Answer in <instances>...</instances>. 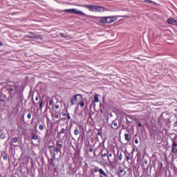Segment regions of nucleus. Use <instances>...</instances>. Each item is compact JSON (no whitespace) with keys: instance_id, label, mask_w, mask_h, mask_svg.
Here are the masks:
<instances>
[{"instance_id":"1","label":"nucleus","mask_w":177,"mask_h":177,"mask_svg":"<svg viewBox=\"0 0 177 177\" xmlns=\"http://www.w3.org/2000/svg\"><path fill=\"white\" fill-rule=\"evenodd\" d=\"M117 18L115 17H100L99 22L102 23L103 24H110L111 23H114L116 21Z\"/></svg>"},{"instance_id":"2","label":"nucleus","mask_w":177,"mask_h":177,"mask_svg":"<svg viewBox=\"0 0 177 177\" xmlns=\"http://www.w3.org/2000/svg\"><path fill=\"white\" fill-rule=\"evenodd\" d=\"M80 102H82V95L81 94H75L71 100V104L72 106H75V104H77V106H80Z\"/></svg>"},{"instance_id":"3","label":"nucleus","mask_w":177,"mask_h":177,"mask_svg":"<svg viewBox=\"0 0 177 177\" xmlns=\"http://www.w3.org/2000/svg\"><path fill=\"white\" fill-rule=\"evenodd\" d=\"M63 12H67L68 13H73V15H80L81 16H84V17H86L88 16L86 15V14H85V12L80 11L76 8L65 9L63 10Z\"/></svg>"},{"instance_id":"4","label":"nucleus","mask_w":177,"mask_h":177,"mask_svg":"<svg viewBox=\"0 0 177 177\" xmlns=\"http://www.w3.org/2000/svg\"><path fill=\"white\" fill-rule=\"evenodd\" d=\"M92 174H96V172H99L100 177H109V174L103 170V169L99 168V167H95L91 170Z\"/></svg>"},{"instance_id":"5","label":"nucleus","mask_w":177,"mask_h":177,"mask_svg":"<svg viewBox=\"0 0 177 177\" xmlns=\"http://www.w3.org/2000/svg\"><path fill=\"white\" fill-rule=\"evenodd\" d=\"M26 37H28V38H36V39H43L41 35H37L31 32L28 35H26Z\"/></svg>"},{"instance_id":"6","label":"nucleus","mask_w":177,"mask_h":177,"mask_svg":"<svg viewBox=\"0 0 177 177\" xmlns=\"http://www.w3.org/2000/svg\"><path fill=\"white\" fill-rule=\"evenodd\" d=\"M168 24H171V26H177V20L174 18H169L167 19Z\"/></svg>"},{"instance_id":"7","label":"nucleus","mask_w":177,"mask_h":177,"mask_svg":"<svg viewBox=\"0 0 177 177\" xmlns=\"http://www.w3.org/2000/svg\"><path fill=\"white\" fill-rule=\"evenodd\" d=\"M83 8H86L90 12H95L96 6L84 5L83 6Z\"/></svg>"},{"instance_id":"8","label":"nucleus","mask_w":177,"mask_h":177,"mask_svg":"<svg viewBox=\"0 0 177 177\" xmlns=\"http://www.w3.org/2000/svg\"><path fill=\"white\" fill-rule=\"evenodd\" d=\"M95 12H104V8L103 6H95Z\"/></svg>"},{"instance_id":"9","label":"nucleus","mask_w":177,"mask_h":177,"mask_svg":"<svg viewBox=\"0 0 177 177\" xmlns=\"http://www.w3.org/2000/svg\"><path fill=\"white\" fill-rule=\"evenodd\" d=\"M39 105V109L40 110H42V108L44 106H45V103H44V101L42 100H40L39 102L36 104V106Z\"/></svg>"},{"instance_id":"10","label":"nucleus","mask_w":177,"mask_h":177,"mask_svg":"<svg viewBox=\"0 0 177 177\" xmlns=\"http://www.w3.org/2000/svg\"><path fill=\"white\" fill-rule=\"evenodd\" d=\"M30 135L33 140H38V139L39 138V136L37 133H32Z\"/></svg>"},{"instance_id":"11","label":"nucleus","mask_w":177,"mask_h":177,"mask_svg":"<svg viewBox=\"0 0 177 177\" xmlns=\"http://www.w3.org/2000/svg\"><path fill=\"white\" fill-rule=\"evenodd\" d=\"M112 125H113V127H112L113 129H118V123L117 122V121L114 120L112 122Z\"/></svg>"},{"instance_id":"12","label":"nucleus","mask_w":177,"mask_h":177,"mask_svg":"<svg viewBox=\"0 0 177 177\" xmlns=\"http://www.w3.org/2000/svg\"><path fill=\"white\" fill-rule=\"evenodd\" d=\"M94 102L95 103H99L100 100H99V95L98 94H95L94 95Z\"/></svg>"},{"instance_id":"13","label":"nucleus","mask_w":177,"mask_h":177,"mask_svg":"<svg viewBox=\"0 0 177 177\" xmlns=\"http://www.w3.org/2000/svg\"><path fill=\"white\" fill-rule=\"evenodd\" d=\"M56 146H57L58 147H63V141H57L56 142Z\"/></svg>"},{"instance_id":"14","label":"nucleus","mask_w":177,"mask_h":177,"mask_svg":"<svg viewBox=\"0 0 177 177\" xmlns=\"http://www.w3.org/2000/svg\"><path fill=\"white\" fill-rule=\"evenodd\" d=\"M54 150L56 151V153L62 152V147H56L54 148Z\"/></svg>"},{"instance_id":"15","label":"nucleus","mask_w":177,"mask_h":177,"mask_svg":"<svg viewBox=\"0 0 177 177\" xmlns=\"http://www.w3.org/2000/svg\"><path fill=\"white\" fill-rule=\"evenodd\" d=\"M60 35L62 38H70V35H67V33H61Z\"/></svg>"},{"instance_id":"16","label":"nucleus","mask_w":177,"mask_h":177,"mask_svg":"<svg viewBox=\"0 0 177 177\" xmlns=\"http://www.w3.org/2000/svg\"><path fill=\"white\" fill-rule=\"evenodd\" d=\"M124 139L127 140V142H129L131 140V138H129V134L124 133Z\"/></svg>"},{"instance_id":"17","label":"nucleus","mask_w":177,"mask_h":177,"mask_svg":"<svg viewBox=\"0 0 177 177\" xmlns=\"http://www.w3.org/2000/svg\"><path fill=\"white\" fill-rule=\"evenodd\" d=\"M177 147H172V149H171V153H173V154H176L177 153Z\"/></svg>"},{"instance_id":"18","label":"nucleus","mask_w":177,"mask_h":177,"mask_svg":"<svg viewBox=\"0 0 177 177\" xmlns=\"http://www.w3.org/2000/svg\"><path fill=\"white\" fill-rule=\"evenodd\" d=\"M0 138H1V139H6V133H2L0 135Z\"/></svg>"},{"instance_id":"19","label":"nucleus","mask_w":177,"mask_h":177,"mask_svg":"<svg viewBox=\"0 0 177 177\" xmlns=\"http://www.w3.org/2000/svg\"><path fill=\"white\" fill-rule=\"evenodd\" d=\"M59 133L61 134V135H63V133H66V129L62 128V129L60 130V131H59Z\"/></svg>"},{"instance_id":"20","label":"nucleus","mask_w":177,"mask_h":177,"mask_svg":"<svg viewBox=\"0 0 177 177\" xmlns=\"http://www.w3.org/2000/svg\"><path fill=\"white\" fill-rule=\"evenodd\" d=\"M80 133V130H78V128H76L75 130H74V134L75 136L78 135Z\"/></svg>"},{"instance_id":"21","label":"nucleus","mask_w":177,"mask_h":177,"mask_svg":"<svg viewBox=\"0 0 177 177\" xmlns=\"http://www.w3.org/2000/svg\"><path fill=\"white\" fill-rule=\"evenodd\" d=\"M79 106H80V107H84L85 106V103L82 101L79 102Z\"/></svg>"},{"instance_id":"22","label":"nucleus","mask_w":177,"mask_h":177,"mask_svg":"<svg viewBox=\"0 0 177 177\" xmlns=\"http://www.w3.org/2000/svg\"><path fill=\"white\" fill-rule=\"evenodd\" d=\"M11 142H12L13 143H17L18 140L17 138H14L11 140Z\"/></svg>"},{"instance_id":"23","label":"nucleus","mask_w":177,"mask_h":177,"mask_svg":"<svg viewBox=\"0 0 177 177\" xmlns=\"http://www.w3.org/2000/svg\"><path fill=\"white\" fill-rule=\"evenodd\" d=\"M110 157H113V153H109V154L108 155V161H109V162H111V160H110Z\"/></svg>"},{"instance_id":"24","label":"nucleus","mask_w":177,"mask_h":177,"mask_svg":"<svg viewBox=\"0 0 177 177\" xmlns=\"http://www.w3.org/2000/svg\"><path fill=\"white\" fill-rule=\"evenodd\" d=\"M97 135H98L99 136H101V138H103V132H102V131H98Z\"/></svg>"},{"instance_id":"25","label":"nucleus","mask_w":177,"mask_h":177,"mask_svg":"<svg viewBox=\"0 0 177 177\" xmlns=\"http://www.w3.org/2000/svg\"><path fill=\"white\" fill-rule=\"evenodd\" d=\"M53 104H55V102H53V100H50L49 101V105H50V106H53Z\"/></svg>"},{"instance_id":"26","label":"nucleus","mask_w":177,"mask_h":177,"mask_svg":"<svg viewBox=\"0 0 177 177\" xmlns=\"http://www.w3.org/2000/svg\"><path fill=\"white\" fill-rule=\"evenodd\" d=\"M3 160H4V161H6V160H8V155H6V154L3 155Z\"/></svg>"},{"instance_id":"27","label":"nucleus","mask_w":177,"mask_h":177,"mask_svg":"<svg viewBox=\"0 0 177 177\" xmlns=\"http://www.w3.org/2000/svg\"><path fill=\"white\" fill-rule=\"evenodd\" d=\"M39 129L40 131H44V125L39 124Z\"/></svg>"},{"instance_id":"28","label":"nucleus","mask_w":177,"mask_h":177,"mask_svg":"<svg viewBox=\"0 0 177 177\" xmlns=\"http://www.w3.org/2000/svg\"><path fill=\"white\" fill-rule=\"evenodd\" d=\"M13 91H14L13 88H10L8 89L9 94H10V95H12V92Z\"/></svg>"},{"instance_id":"29","label":"nucleus","mask_w":177,"mask_h":177,"mask_svg":"<svg viewBox=\"0 0 177 177\" xmlns=\"http://www.w3.org/2000/svg\"><path fill=\"white\" fill-rule=\"evenodd\" d=\"M172 147H177V143L175 141L172 142Z\"/></svg>"},{"instance_id":"30","label":"nucleus","mask_w":177,"mask_h":177,"mask_svg":"<svg viewBox=\"0 0 177 177\" xmlns=\"http://www.w3.org/2000/svg\"><path fill=\"white\" fill-rule=\"evenodd\" d=\"M27 118H28V120H30V119H31V113H29L27 115Z\"/></svg>"},{"instance_id":"31","label":"nucleus","mask_w":177,"mask_h":177,"mask_svg":"<svg viewBox=\"0 0 177 177\" xmlns=\"http://www.w3.org/2000/svg\"><path fill=\"white\" fill-rule=\"evenodd\" d=\"M145 2H147V3H153V1L150 0H146Z\"/></svg>"},{"instance_id":"32","label":"nucleus","mask_w":177,"mask_h":177,"mask_svg":"<svg viewBox=\"0 0 177 177\" xmlns=\"http://www.w3.org/2000/svg\"><path fill=\"white\" fill-rule=\"evenodd\" d=\"M60 107V106L59 104H56L55 105V109L56 110H59V108Z\"/></svg>"},{"instance_id":"33","label":"nucleus","mask_w":177,"mask_h":177,"mask_svg":"<svg viewBox=\"0 0 177 177\" xmlns=\"http://www.w3.org/2000/svg\"><path fill=\"white\" fill-rule=\"evenodd\" d=\"M135 143L136 145H138V143H139V140H138V138L135 139Z\"/></svg>"},{"instance_id":"34","label":"nucleus","mask_w":177,"mask_h":177,"mask_svg":"<svg viewBox=\"0 0 177 177\" xmlns=\"http://www.w3.org/2000/svg\"><path fill=\"white\" fill-rule=\"evenodd\" d=\"M67 118H68V120H71V117L70 116V113L67 114Z\"/></svg>"},{"instance_id":"35","label":"nucleus","mask_w":177,"mask_h":177,"mask_svg":"<svg viewBox=\"0 0 177 177\" xmlns=\"http://www.w3.org/2000/svg\"><path fill=\"white\" fill-rule=\"evenodd\" d=\"M35 100H36V102H38V100H39V98L38 97V95L35 97Z\"/></svg>"},{"instance_id":"36","label":"nucleus","mask_w":177,"mask_h":177,"mask_svg":"<svg viewBox=\"0 0 177 177\" xmlns=\"http://www.w3.org/2000/svg\"><path fill=\"white\" fill-rule=\"evenodd\" d=\"M54 117H55V118H59V115H58V114H55V115H54Z\"/></svg>"},{"instance_id":"37","label":"nucleus","mask_w":177,"mask_h":177,"mask_svg":"<svg viewBox=\"0 0 177 177\" xmlns=\"http://www.w3.org/2000/svg\"><path fill=\"white\" fill-rule=\"evenodd\" d=\"M88 151H90V153H92V151H93V149L92 148H90V149H88Z\"/></svg>"},{"instance_id":"38","label":"nucleus","mask_w":177,"mask_h":177,"mask_svg":"<svg viewBox=\"0 0 177 177\" xmlns=\"http://www.w3.org/2000/svg\"><path fill=\"white\" fill-rule=\"evenodd\" d=\"M106 156H107V154H106V153H102V157H106Z\"/></svg>"},{"instance_id":"39","label":"nucleus","mask_w":177,"mask_h":177,"mask_svg":"<svg viewBox=\"0 0 177 177\" xmlns=\"http://www.w3.org/2000/svg\"><path fill=\"white\" fill-rule=\"evenodd\" d=\"M174 127H177V122H174Z\"/></svg>"},{"instance_id":"40","label":"nucleus","mask_w":177,"mask_h":177,"mask_svg":"<svg viewBox=\"0 0 177 177\" xmlns=\"http://www.w3.org/2000/svg\"><path fill=\"white\" fill-rule=\"evenodd\" d=\"M138 127L140 128V127H142V123H138Z\"/></svg>"},{"instance_id":"41","label":"nucleus","mask_w":177,"mask_h":177,"mask_svg":"<svg viewBox=\"0 0 177 177\" xmlns=\"http://www.w3.org/2000/svg\"><path fill=\"white\" fill-rule=\"evenodd\" d=\"M126 158H127V160L129 161V156H127Z\"/></svg>"},{"instance_id":"42","label":"nucleus","mask_w":177,"mask_h":177,"mask_svg":"<svg viewBox=\"0 0 177 177\" xmlns=\"http://www.w3.org/2000/svg\"><path fill=\"white\" fill-rule=\"evenodd\" d=\"M0 102H5V100H0Z\"/></svg>"},{"instance_id":"43","label":"nucleus","mask_w":177,"mask_h":177,"mask_svg":"<svg viewBox=\"0 0 177 177\" xmlns=\"http://www.w3.org/2000/svg\"><path fill=\"white\" fill-rule=\"evenodd\" d=\"M48 149H53V146L48 147Z\"/></svg>"},{"instance_id":"44","label":"nucleus","mask_w":177,"mask_h":177,"mask_svg":"<svg viewBox=\"0 0 177 177\" xmlns=\"http://www.w3.org/2000/svg\"><path fill=\"white\" fill-rule=\"evenodd\" d=\"M0 46H2V42L0 41Z\"/></svg>"},{"instance_id":"45","label":"nucleus","mask_w":177,"mask_h":177,"mask_svg":"<svg viewBox=\"0 0 177 177\" xmlns=\"http://www.w3.org/2000/svg\"><path fill=\"white\" fill-rule=\"evenodd\" d=\"M50 153H51V154H52V149H51V150H50Z\"/></svg>"},{"instance_id":"46","label":"nucleus","mask_w":177,"mask_h":177,"mask_svg":"<svg viewBox=\"0 0 177 177\" xmlns=\"http://www.w3.org/2000/svg\"><path fill=\"white\" fill-rule=\"evenodd\" d=\"M21 149H23V147H21Z\"/></svg>"},{"instance_id":"47","label":"nucleus","mask_w":177,"mask_h":177,"mask_svg":"<svg viewBox=\"0 0 177 177\" xmlns=\"http://www.w3.org/2000/svg\"><path fill=\"white\" fill-rule=\"evenodd\" d=\"M63 115H66V113L63 114Z\"/></svg>"}]
</instances>
